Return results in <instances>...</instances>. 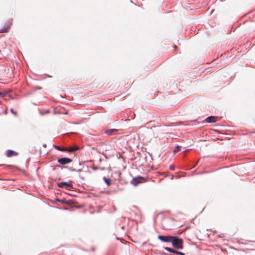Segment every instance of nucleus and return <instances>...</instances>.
<instances>
[{"instance_id":"1","label":"nucleus","mask_w":255,"mask_h":255,"mask_svg":"<svg viewBox=\"0 0 255 255\" xmlns=\"http://www.w3.org/2000/svg\"><path fill=\"white\" fill-rule=\"evenodd\" d=\"M174 248L178 250L182 249L183 248V241L182 239L179 238L176 236H173L171 242Z\"/></svg>"},{"instance_id":"2","label":"nucleus","mask_w":255,"mask_h":255,"mask_svg":"<svg viewBox=\"0 0 255 255\" xmlns=\"http://www.w3.org/2000/svg\"><path fill=\"white\" fill-rule=\"evenodd\" d=\"M57 186L61 188H65L66 189H72L73 188L72 182L71 181H70L69 182H61L58 183Z\"/></svg>"},{"instance_id":"3","label":"nucleus","mask_w":255,"mask_h":255,"mask_svg":"<svg viewBox=\"0 0 255 255\" xmlns=\"http://www.w3.org/2000/svg\"><path fill=\"white\" fill-rule=\"evenodd\" d=\"M72 161L71 158L68 157H61L57 159V162L62 165H65L70 163Z\"/></svg>"},{"instance_id":"4","label":"nucleus","mask_w":255,"mask_h":255,"mask_svg":"<svg viewBox=\"0 0 255 255\" xmlns=\"http://www.w3.org/2000/svg\"><path fill=\"white\" fill-rule=\"evenodd\" d=\"M172 236H162L159 235L158 236V239L160 240L161 241L163 242H171L172 239Z\"/></svg>"},{"instance_id":"5","label":"nucleus","mask_w":255,"mask_h":255,"mask_svg":"<svg viewBox=\"0 0 255 255\" xmlns=\"http://www.w3.org/2000/svg\"><path fill=\"white\" fill-rule=\"evenodd\" d=\"M11 24V22L10 20H8L6 21L4 24V27L0 30V33L7 32L8 29L10 28Z\"/></svg>"},{"instance_id":"6","label":"nucleus","mask_w":255,"mask_h":255,"mask_svg":"<svg viewBox=\"0 0 255 255\" xmlns=\"http://www.w3.org/2000/svg\"><path fill=\"white\" fill-rule=\"evenodd\" d=\"M143 179V178L141 176H137L136 177L133 178L131 181V184L134 186H136L141 182V180Z\"/></svg>"},{"instance_id":"7","label":"nucleus","mask_w":255,"mask_h":255,"mask_svg":"<svg viewBox=\"0 0 255 255\" xmlns=\"http://www.w3.org/2000/svg\"><path fill=\"white\" fill-rule=\"evenodd\" d=\"M217 121V118L215 116H210L206 118V122L208 123H215Z\"/></svg>"},{"instance_id":"8","label":"nucleus","mask_w":255,"mask_h":255,"mask_svg":"<svg viewBox=\"0 0 255 255\" xmlns=\"http://www.w3.org/2000/svg\"><path fill=\"white\" fill-rule=\"evenodd\" d=\"M118 129H109L106 131V133H107L109 135H112L114 134V133L117 132Z\"/></svg>"},{"instance_id":"9","label":"nucleus","mask_w":255,"mask_h":255,"mask_svg":"<svg viewBox=\"0 0 255 255\" xmlns=\"http://www.w3.org/2000/svg\"><path fill=\"white\" fill-rule=\"evenodd\" d=\"M17 153L12 150H7L6 151V155L7 157H11L14 155H17Z\"/></svg>"},{"instance_id":"10","label":"nucleus","mask_w":255,"mask_h":255,"mask_svg":"<svg viewBox=\"0 0 255 255\" xmlns=\"http://www.w3.org/2000/svg\"><path fill=\"white\" fill-rule=\"evenodd\" d=\"M53 147L55 148L56 149L61 151H66V149L63 147H61L57 145H54Z\"/></svg>"},{"instance_id":"11","label":"nucleus","mask_w":255,"mask_h":255,"mask_svg":"<svg viewBox=\"0 0 255 255\" xmlns=\"http://www.w3.org/2000/svg\"><path fill=\"white\" fill-rule=\"evenodd\" d=\"M103 179L107 186H109L111 184V180L110 179L107 178L105 176H104Z\"/></svg>"},{"instance_id":"12","label":"nucleus","mask_w":255,"mask_h":255,"mask_svg":"<svg viewBox=\"0 0 255 255\" xmlns=\"http://www.w3.org/2000/svg\"><path fill=\"white\" fill-rule=\"evenodd\" d=\"M164 249H165V250H166L167 252L169 253L175 254V250H173V249H171L169 247H165Z\"/></svg>"},{"instance_id":"13","label":"nucleus","mask_w":255,"mask_h":255,"mask_svg":"<svg viewBox=\"0 0 255 255\" xmlns=\"http://www.w3.org/2000/svg\"><path fill=\"white\" fill-rule=\"evenodd\" d=\"M78 149H79V148L77 146L74 147H72L69 150V151H70V152L74 151L77 150Z\"/></svg>"},{"instance_id":"14","label":"nucleus","mask_w":255,"mask_h":255,"mask_svg":"<svg viewBox=\"0 0 255 255\" xmlns=\"http://www.w3.org/2000/svg\"><path fill=\"white\" fill-rule=\"evenodd\" d=\"M57 201L62 203H67V201L65 199H58Z\"/></svg>"},{"instance_id":"15","label":"nucleus","mask_w":255,"mask_h":255,"mask_svg":"<svg viewBox=\"0 0 255 255\" xmlns=\"http://www.w3.org/2000/svg\"><path fill=\"white\" fill-rule=\"evenodd\" d=\"M180 149H181V147L179 145H177L175 147L174 151H175V152H177L180 151Z\"/></svg>"},{"instance_id":"16","label":"nucleus","mask_w":255,"mask_h":255,"mask_svg":"<svg viewBox=\"0 0 255 255\" xmlns=\"http://www.w3.org/2000/svg\"><path fill=\"white\" fill-rule=\"evenodd\" d=\"M175 254L178 255H185L184 253L177 251H175Z\"/></svg>"},{"instance_id":"17","label":"nucleus","mask_w":255,"mask_h":255,"mask_svg":"<svg viewBox=\"0 0 255 255\" xmlns=\"http://www.w3.org/2000/svg\"><path fill=\"white\" fill-rule=\"evenodd\" d=\"M10 112L12 114H13L15 116H17V113L13 110V109H10Z\"/></svg>"},{"instance_id":"18","label":"nucleus","mask_w":255,"mask_h":255,"mask_svg":"<svg viewBox=\"0 0 255 255\" xmlns=\"http://www.w3.org/2000/svg\"><path fill=\"white\" fill-rule=\"evenodd\" d=\"M169 169L170 170H174L175 169V166L174 165L172 164V165H170V166H169Z\"/></svg>"},{"instance_id":"19","label":"nucleus","mask_w":255,"mask_h":255,"mask_svg":"<svg viewBox=\"0 0 255 255\" xmlns=\"http://www.w3.org/2000/svg\"><path fill=\"white\" fill-rule=\"evenodd\" d=\"M68 169L71 171H76V169L73 168V167H69Z\"/></svg>"},{"instance_id":"20","label":"nucleus","mask_w":255,"mask_h":255,"mask_svg":"<svg viewBox=\"0 0 255 255\" xmlns=\"http://www.w3.org/2000/svg\"><path fill=\"white\" fill-rule=\"evenodd\" d=\"M76 171L78 172H81L82 171V170L81 169H78V170L76 169Z\"/></svg>"},{"instance_id":"21","label":"nucleus","mask_w":255,"mask_h":255,"mask_svg":"<svg viewBox=\"0 0 255 255\" xmlns=\"http://www.w3.org/2000/svg\"><path fill=\"white\" fill-rule=\"evenodd\" d=\"M41 89H42V88L41 87H37L36 88V89H37V90H40Z\"/></svg>"},{"instance_id":"22","label":"nucleus","mask_w":255,"mask_h":255,"mask_svg":"<svg viewBox=\"0 0 255 255\" xmlns=\"http://www.w3.org/2000/svg\"><path fill=\"white\" fill-rule=\"evenodd\" d=\"M3 95L2 93L0 92V96H2Z\"/></svg>"},{"instance_id":"23","label":"nucleus","mask_w":255,"mask_h":255,"mask_svg":"<svg viewBox=\"0 0 255 255\" xmlns=\"http://www.w3.org/2000/svg\"><path fill=\"white\" fill-rule=\"evenodd\" d=\"M43 146L44 147H46V144H44Z\"/></svg>"},{"instance_id":"24","label":"nucleus","mask_w":255,"mask_h":255,"mask_svg":"<svg viewBox=\"0 0 255 255\" xmlns=\"http://www.w3.org/2000/svg\"><path fill=\"white\" fill-rule=\"evenodd\" d=\"M49 112V111H47L46 113H48Z\"/></svg>"}]
</instances>
